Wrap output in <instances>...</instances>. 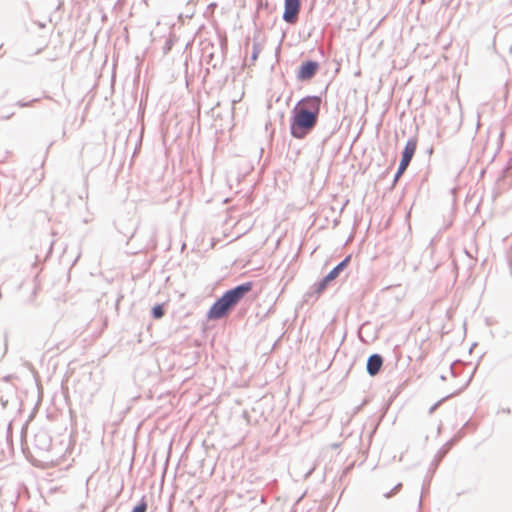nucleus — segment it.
I'll list each match as a JSON object with an SVG mask.
<instances>
[{
  "label": "nucleus",
  "mask_w": 512,
  "mask_h": 512,
  "mask_svg": "<svg viewBox=\"0 0 512 512\" xmlns=\"http://www.w3.org/2000/svg\"><path fill=\"white\" fill-rule=\"evenodd\" d=\"M148 508V504L146 501V497L142 496L140 501L132 508L131 512H146Z\"/></svg>",
  "instance_id": "obj_14"
},
{
  "label": "nucleus",
  "mask_w": 512,
  "mask_h": 512,
  "mask_svg": "<svg viewBox=\"0 0 512 512\" xmlns=\"http://www.w3.org/2000/svg\"><path fill=\"white\" fill-rule=\"evenodd\" d=\"M351 261V255H347L335 267H333L324 277L315 282L309 290L303 295V303L313 304L322 293L327 289L341 272H343Z\"/></svg>",
  "instance_id": "obj_3"
},
{
  "label": "nucleus",
  "mask_w": 512,
  "mask_h": 512,
  "mask_svg": "<svg viewBox=\"0 0 512 512\" xmlns=\"http://www.w3.org/2000/svg\"><path fill=\"white\" fill-rule=\"evenodd\" d=\"M11 378H12V375H7V376H5V377L3 378V380H4V381H6V382H8V381H10V380H11Z\"/></svg>",
  "instance_id": "obj_24"
},
{
  "label": "nucleus",
  "mask_w": 512,
  "mask_h": 512,
  "mask_svg": "<svg viewBox=\"0 0 512 512\" xmlns=\"http://www.w3.org/2000/svg\"><path fill=\"white\" fill-rule=\"evenodd\" d=\"M428 152H429L430 154H432V153H433V147H431L430 149H428Z\"/></svg>",
  "instance_id": "obj_28"
},
{
  "label": "nucleus",
  "mask_w": 512,
  "mask_h": 512,
  "mask_svg": "<svg viewBox=\"0 0 512 512\" xmlns=\"http://www.w3.org/2000/svg\"><path fill=\"white\" fill-rule=\"evenodd\" d=\"M384 363V358L379 353L371 354L366 362V372L369 376L374 377L379 374Z\"/></svg>",
  "instance_id": "obj_8"
},
{
  "label": "nucleus",
  "mask_w": 512,
  "mask_h": 512,
  "mask_svg": "<svg viewBox=\"0 0 512 512\" xmlns=\"http://www.w3.org/2000/svg\"><path fill=\"white\" fill-rule=\"evenodd\" d=\"M455 445L454 441L448 440L438 451L437 456L442 459L448 451Z\"/></svg>",
  "instance_id": "obj_13"
},
{
  "label": "nucleus",
  "mask_w": 512,
  "mask_h": 512,
  "mask_svg": "<svg viewBox=\"0 0 512 512\" xmlns=\"http://www.w3.org/2000/svg\"><path fill=\"white\" fill-rule=\"evenodd\" d=\"M39 100H40L39 98H33L29 101L19 100L15 103V105L20 108L31 107L34 103L38 102Z\"/></svg>",
  "instance_id": "obj_18"
},
{
  "label": "nucleus",
  "mask_w": 512,
  "mask_h": 512,
  "mask_svg": "<svg viewBox=\"0 0 512 512\" xmlns=\"http://www.w3.org/2000/svg\"><path fill=\"white\" fill-rule=\"evenodd\" d=\"M504 136V131L502 130L500 133H499V137L502 138Z\"/></svg>",
  "instance_id": "obj_27"
},
{
  "label": "nucleus",
  "mask_w": 512,
  "mask_h": 512,
  "mask_svg": "<svg viewBox=\"0 0 512 512\" xmlns=\"http://www.w3.org/2000/svg\"><path fill=\"white\" fill-rule=\"evenodd\" d=\"M320 69V64L316 60L306 59L301 62L297 68L296 79L299 82H309L312 80Z\"/></svg>",
  "instance_id": "obj_6"
},
{
  "label": "nucleus",
  "mask_w": 512,
  "mask_h": 512,
  "mask_svg": "<svg viewBox=\"0 0 512 512\" xmlns=\"http://www.w3.org/2000/svg\"><path fill=\"white\" fill-rule=\"evenodd\" d=\"M317 134L316 136L321 142L322 146H325L330 138L336 134V132L340 129V124L335 116H330L318 123Z\"/></svg>",
  "instance_id": "obj_5"
},
{
  "label": "nucleus",
  "mask_w": 512,
  "mask_h": 512,
  "mask_svg": "<svg viewBox=\"0 0 512 512\" xmlns=\"http://www.w3.org/2000/svg\"><path fill=\"white\" fill-rule=\"evenodd\" d=\"M219 40V51H213L214 45L209 43L203 48V53L206 55V63L211 66L213 69H219L223 66L227 51H228V41L225 35L218 34Z\"/></svg>",
  "instance_id": "obj_4"
},
{
  "label": "nucleus",
  "mask_w": 512,
  "mask_h": 512,
  "mask_svg": "<svg viewBox=\"0 0 512 512\" xmlns=\"http://www.w3.org/2000/svg\"><path fill=\"white\" fill-rule=\"evenodd\" d=\"M179 1L182 3H185L187 6H190V5H192L194 0H179Z\"/></svg>",
  "instance_id": "obj_23"
},
{
  "label": "nucleus",
  "mask_w": 512,
  "mask_h": 512,
  "mask_svg": "<svg viewBox=\"0 0 512 512\" xmlns=\"http://www.w3.org/2000/svg\"><path fill=\"white\" fill-rule=\"evenodd\" d=\"M422 507V495L420 496L419 503H418V509H421Z\"/></svg>",
  "instance_id": "obj_25"
},
{
  "label": "nucleus",
  "mask_w": 512,
  "mask_h": 512,
  "mask_svg": "<svg viewBox=\"0 0 512 512\" xmlns=\"http://www.w3.org/2000/svg\"><path fill=\"white\" fill-rule=\"evenodd\" d=\"M165 314V308H164V304H155L152 308H151V317L153 319H161Z\"/></svg>",
  "instance_id": "obj_12"
},
{
  "label": "nucleus",
  "mask_w": 512,
  "mask_h": 512,
  "mask_svg": "<svg viewBox=\"0 0 512 512\" xmlns=\"http://www.w3.org/2000/svg\"><path fill=\"white\" fill-rule=\"evenodd\" d=\"M417 143H418V140H417V137H415V136H413L407 140V142L404 146V149L401 152V160L411 163V161L414 157L416 148H417Z\"/></svg>",
  "instance_id": "obj_10"
},
{
  "label": "nucleus",
  "mask_w": 512,
  "mask_h": 512,
  "mask_svg": "<svg viewBox=\"0 0 512 512\" xmlns=\"http://www.w3.org/2000/svg\"><path fill=\"white\" fill-rule=\"evenodd\" d=\"M301 0H284L282 19L287 24L294 25L299 19Z\"/></svg>",
  "instance_id": "obj_7"
},
{
  "label": "nucleus",
  "mask_w": 512,
  "mask_h": 512,
  "mask_svg": "<svg viewBox=\"0 0 512 512\" xmlns=\"http://www.w3.org/2000/svg\"><path fill=\"white\" fill-rule=\"evenodd\" d=\"M402 488V483H397L390 491L384 493L385 498H391L397 494Z\"/></svg>",
  "instance_id": "obj_20"
},
{
  "label": "nucleus",
  "mask_w": 512,
  "mask_h": 512,
  "mask_svg": "<svg viewBox=\"0 0 512 512\" xmlns=\"http://www.w3.org/2000/svg\"><path fill=\"white\" fill-rule=\"evenodd\" d=\"M52 246H53V242L50 243V248H49V251H51L52 249Z\"/></svg>",
  "instance_id": "obj_30"
},
{
  "label": "nucleus",
  "mask_w": 512,
  "mask_h": 512,
  "mask_svg": "<svg viewBox=\"0 0 512 512\" xmlns=\"http://www.w3.org/2000/svg\"><path fill=\"white\" fill-rule=\"evenodd\" d=\"M253 282L247 281L226 290L210 306L206 313L208 320H220L227 317L240 301L252 290Z\"/></svg>",
  "instance_id": "obj_2"
},
{
  "label": "nucleus",
  "mask_w": 512,
  "mask_h": 512,
  "mask_svg": "<svg viewBox=\"0 0 512 512\" xmlns=\"http://www.w3.org/2000/svg\"><path fill=\"white\" fill-rule=\"evenodd\" d=\"M52 440L46 431H40L34 436V447L40 452H49Z\"/></svg>",
  "instance_id": "obj_9"
},
{
  "label": "nucleus",
  "mask_w": 512,
  "mask_h": 512,
  "mask_svg": "<svg viewBox=\"0 0 512 512\" xmlns=\"http://www.w3.org/2000/svg\"><path fill=\"white\" fill-rule=\"evenodd\" d=\"M174 42H175L174 36L170 35L168 38H166L165 44H164V46L162 48L163 49V53L165 55L168 54L171 51V49H172V47L174 45Z\"/></svg>",
  "instance_id": "obj_17"
},
{
  "label": "nucleus",
  "mask_w": 512,
  "mask_h": 512,
  "mask_svg": "<svg viewBox=\"0 0 512 512\" xmlns=\"http://www.w3.org/2000/svg\"><path fill=\"white\" fill-rule=\"evenodd\" d=\"M449 397H451V395H448L442 399H440L439 401H437L436 403H434L430 408H429V414H432L436 411V409L441 405V403H443L446 399H448Z\"/></svg>",
  "instance_id": "obj_21"
},
{
  "label": "nucleus",
  "mask_w": 512,
  "mask_h": 512,
  "mask_svg": "<svg viewBox=\"0 0 512 512\" xmlns=\"http://www.w3.org/2000/svg\"><path fill=\"white\" fill-rule=\"evenodd\" d=\"M322 103L321 96L307 95L294 105L289 119L290 134L294 139L304 140L316 129Z\"/></svg>",
  "instance_id": "obj_1"
},
{
  "label": "nucleus",
  "mask_w": 512,
  "mask_h": 512,
  "mask_svg": "<svg viewBox=\"0 0 512 512\" xmlns=\"http://www.w3.org/2000/svg\"><path fill=\"white\" fill-rule=\"evenodd\" d=\"M409 165H410L409 162L400 159V163H399L398 168L393 177L392 188L396 185V183L399 181V179L405 173V171L407 170Z\"/></svg>",
  "instance_id": "obj_11"
},
{
  "label": "nucleus",
  "mask_w": 512,
  "mask_h": 512,
  "mask_svg": "<svg viewBox=\"0 0 512 512\" xmlns=\"http://www.w3.org/2000/svg\"><path fill=\"white\" fill-rule=\"evenodd\" d=\"M471 377H472V376H470V377H469V379L467 380V382H466V386L470 383Z\"/></svg>",
  "instance_id": "obj_29"
},
{
  "label": "nucleus",
  "mask_w": 512,
  "mask_h": 512,
  "mask_svg": "<svg viewBox=\"0 0 512 512\" xmlns=\"http://www.w3.org/2000/svg\"><path fill=\"white\" fill-rule=\"evenodd\" d=\"M260 52H261V45L259 43H257V42H254L253 43V48H252V53H251V56H250L251 63H254L258 59V56H259Z\"/></svg>",
  "instance_id": "obj_16"
},
{
  "label": "nucleus",
  "mask_w": 512,
  "mask_h": 512,
  "mask_svg": "<svg viewBox=\"0 0 512 512\" xmlns=\"http://www.w3.org/2000/svg\"><path fill=\"white\" fill-rule=\"evenodd\" d=\"M470 425H471L470 421H467L463 425V427L454 434V436L451 438V440L454 441V443L456 444L460 439H462L465 436L464 429L469 427Z\"/></svg>",
  "instance_id": "obj_15"
},
{
  "label": "nucleus",
  "mask_w": 512,
  "mask_h": 512,
  "mask_svg": "<svg viewBox=\"0 0 512 512\" xmlns=\"http://www.w3.org/2000/svg\"><path fill=\"white\" fill-rule=\"evenodd\" d=\"M13 115H14V113H13V112H11V113H5V115H2V116H1V118H2V119H5V120H8V119H10Z\"/></svg>",
  "instance_id": "obj_22"
},
{
  "label": "nucleus",
  "mask_w": 512,
  "mask_h": 512,
  "mask_svg": "<svg viewBox=\"0 0 512 512\" xmlns=\"http://www.w3.org/2000/svg\"><path fill=\"white\" fill-rule=\"evenodd\" d=\"M465 253L468 257H470L473 260V256L468 250L465 249Z\"/></svg>",
  "instance_id": "obj_26"
},
{
  "label": "nucleus",
  "mask_w": 512,
  "mask_h": 512,
  "mask_svg": "<svg viewBox=\"0 0 512 512\" xmlns=\"http://www.w3.org/2000/svg\"><path fill=\"white\" fill-rule=\"evenodd\" d=\"M462 367V362L457 360L455 362H453L451 365H450V371H451V374L453 376H457L459 375V373L461 372L460 371V368Z\"/></svg>",
  "instance_id": "obj_19"
}]
</instances>
